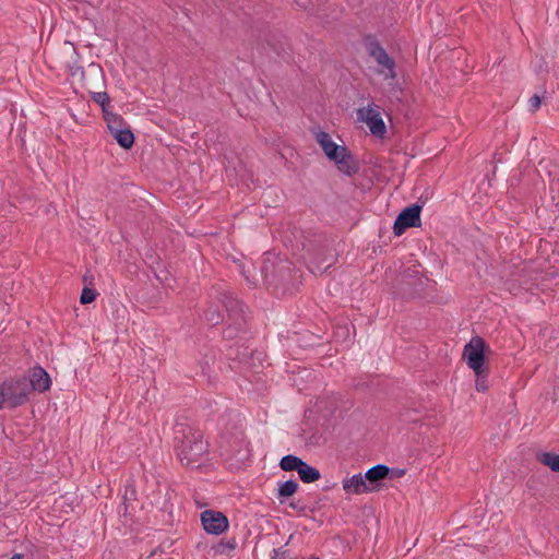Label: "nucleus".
Returning <instances> with one entry per match:
<instances>
[{
	"instance_id": "f257e3e1",
	"label": "nucleus",
	"mask_w": 559,
	"mask_h": 559,
	"mask_svg": "<svg viewBox=\"0 0 559 559\" xmlns=\"http://www.w3.org/2000/svg\"><path fill=\"white\" fill-rule=\"evenodd\" d=\"M209 307L204 310V319L211 325H217L223 322L224 316L218 310V305L224 307L227 312L228 326L223 331L225 340H234L240 333L248 330V314L246 306L229 290L226 283H217L212 286L209 293Z\"/></svg>"
},
{
	"instance_id": "f03ea898",
	"label": "nucleus",
	"mask_w": 559,
	"mask_h": 559,
	"mask_svg": "<svg viewBox=\"0 0 559 559\" xmlns=\"http://www.w3.org/2000/svg\"><path fill=\"white\" fill-rule=\"evenodd\" d=\"M173 445L176 456L186 467H200L209 453V443L204 440L203 432L183 421H177L174 427Z\"/></svg>"
},
{
	"instance_id": "7ed1b4c3",
	"label": "nucleus",
	"mask_w": 559,
	"mask_h": 559,
	"mask_svg": "<svg viewBox=\"0 0 559 559\" xmlns=\"http://www.w3.org/2000/svg\"><path fill=\"white\" fill-rule=\"evenodd\" d=\"M301 245L312 273L326 272L336 261L334 239L323 233L308 230L302 233Z\"/></svg>"
},
{
	"instance_id": "20e7f679",
	"label": "nucleus",
	"mask_w": 559,
	"mask_h": 559,
	"mask_svg": "<svg viewBox=\"0 0 559 559\" xmlns=\"http://www.w3.org/2000/svg\"><path fill=\"white\" fill-rule=\"evenodd\" d=\"M231 419V426L228 427L226 425L222 432L221 448L227 456L234 457L238 462H243L250 455L249 441L246 438L240 416L236 414Z\"/></svg>"
},
{
	"instance_id": "39448f33",
	"label": "nucleus",
	"mask_w": 559,
	"mask_h": 559,
	"mask_svg": "<svg viewBox=\"0 0 559 559\" xmlns=\"http://www.w3.org/2000/svg\"><path fill=\"white\" fill-rule=\"evenodd\" d=\"M260 276L267 287L285 288L293 277L292 263L273 254H265L260 267Z\"/></svg>"
},
{
	"instance_id": "423d86ee",
	"label": "nucleus",
	"mask_w": 559,
	"mask_h": 559,
	"mask_svg": "<svg viewBox=\"0 0 559 559\" xmlns=\"http://www.w3.org/2000/svg\"><path fill=\"white\" fill-rule=\"evenodd\" d=\"M29 385L25 377L2 382L0 384V409L4 406L14 408L25 404L28 400Z\"/></svg>"
},
{
	"instance_id": "0eeeda50",
	"label": "nucleus",
	"mask_w": 559,
	"mask_h": 559,
	"mask_svg": "<svg viewBox=\"0 0 559 559\" xmlns=\"http://www.w3.org/2000/svg\"><path fill=\"white\" fill-rule=\"evenodd\" d=\"M429 280L414 266L406 269L399 281V293L403 298L421 297Z\"/></svg>"
},
{
	"instance_id": "6e6552de",
	"label": "nucleus",
	"mask_w": 559,
	"mask_h": 559,
	"mask_svg": "<svg viewBox=\"0 0 559 559\" xmlns=\"http://www.w3.org/2000/svg\"><path fill=\"white\" fill-rule=\"evenodd\" d=\"M488 353H490V347L485 340L480 336H474L464 346L463 358L475 374H479V369H488L486 366V355Z\"/></svg>"
},
{
	"instance_id": "1a4fd4ad",
	"label": "nucleus",
	"mask_w": 559,
	"mask_h": 559,
	"mask_svg": "<svg viewBox=\"0 0 559 559\" xmlns=\"http://www.w3.org/2000/svg\"><path fill=\"white\" fill-rule=\"evenodd\" d=\"M362 41L368 55L373 58L379 66L388 70L385 78L395 79V60L388 55L377 37L369 34L364 36Z\"/></svg>"
},
{
	"instance_id": "9d476101",
	"label": "nucleus",
	"mask_w": 559,
	"mask_h": 559,
	"mask_svg": "<svg viewBox=\"0 0 559 559\" xmlns=\"http://www.w3.org/2000/svg\"><path fill=\"white\" fill-rule=\"evenodd\" d=\"M421 209L418 203L403 209L393 224L394 235L401 236L409 227H419Z\"/></svg>"
},
{
	"instance_id": "9b49d317",
	"label": "nucleus",
	"mask_w": 559,
	"mask_h": 559,
	"mask_svg": "<svg viewBox=\"0 0 559 559\" xmlns=\"http://www.w3.org/2000/svg\"><path fill=\"white\" fill-rule=\"evenodd\" d=\"M201 523L204 531L212 535H221L229 526L228 519L219 511L205 510L201 513Z\"/></svg>"
},
{
	"instance_id": "f8f14e48",
	"label": "nucleus",
	"mask_w": 559,
	"mask_h": 559,
	"mask_svg": "<svg viewBox=\"0 0 559 559\" xmlns=\"http://www.w3.org/2000/svg\"><path fill=\"white\" fill-rule=\"evenodd\" d=\"M357 116L359 120L364 121L369 127L373 135L383 138L386 132V127L377 109L370 106L364 107L358 109Z\"/></svg>"
},
{
	"instance_id": "ddd939ff",
	"label": "nucleus",
	"mask_w": 559,
	"mask_h": 559,
	"mask_svg": "<svg viewBox=\"0 0 559 559\" xmlns=\"http://www.w3.org/2000/svg\"><path fill=\"white\" fill-rule=\"evenodd\" d=\"M390 472L391 468L383 464H378L369 468L364 475L367 480L369 492L379 491L381 489L382 481L389 477Z\"/></svg>"
},
{
	"instance_id": "4468645a",
	"label": "nucleus",
	"mask_w": 559,
	"mask_h": 559,
	"mask_svg": "<svg viewBox=\"0 0 559 559\" xmlns=\"http://www.w3.org/2000/svg\"><path fill=\"white\" fill-rule=\"evenodd\" d=\"M27 381L31 384L29 392L32 390L45 392L50 389L51 384V380L48 372L39 366L34 367L31 370L29 379H27Z\"/></svg>"
},
{
	"instance_id": "2eb2a0df",
	"label": "nucleus",
	"mask_w": 559,
	"mask_h": 559,
	"mask_svg": "<svg viewBox=\"0 0 559 559\" xmlns=\"http://www.w3.org/2000/svg\"><path fill=\"white\" fill-rule=\"evenodd\" d=\"M316 140L323 150L324 154L330 160L336 159L337 155L346 152V146H340L331 140V136L325 131H320L316 135Z\"/></svg>"
},
{
	"instance_id": "dca6fc26",
	"label": "nucleus",
	"mask_w": 559,
	"mask_h": 559,
	"mask_svg": "<svg viewBox=\"0 0 559 559\" xmlns=\"http://www.w3.org/2000/svg\"><path fill=\"white\" fill-rule=\"evenodd\" d=\"M338 170L347 176H354L359 171V164L354 155L346 147V152L340 153L336 159H333Z\"/></svg>"
},
{
	"instance_id": "f3484780",
	"label": "nucleus",
	"mask_w": 559,
	"mask_h": 559,
	"mask_svg": "<svg viewBox=\"0 0 559 559\" xmlns=\"http://www.w3.org/2000/svg\"><path fill=\"white\" fill-rule=\"evenodd\" d=\"M342 485L346 493L361 495L369 492L367 480L365 479V476H362L361 473L345 478Z\"/></svg>"
},
{
	"instance_id": "a211bd4d",
	"label": "nucleus",
	"mask_w": 559,
	"mask_h": 559,
	"mask_svg": "<svg viewBox=\"0 0 559 559\" xmlns=\"http://www.w3.org/2000/svg\"><path fill=\"white\" fill-rule=\"evenodd\" d=\"M110 134L117 141V143L124 150L131 148L134 143V135L130 127L116 130V132H112Z\"/></svg>"
},
{
	"instance_id": "6ab92c4d",
	"label": "nucleus",
	"mask_w": 559,
	"mask_h": 559,
	"mask_svg": "<svg viewBox=\"0 0 559 559\" xmlns=\"http://www.w3.org/2000/svg\"><path fill=\"white\" fill-rule=\"evenodd\" d=\"M536 460L545 466H548L552 472L559 473V454L554 452H539L536 454Z\"/></svg>"
},
{
	"instance_id": "aec40b11",
	"label": "nucleus",
	"mask_w": 559,
	"mask_h": 559,
	"mask_svg": "<svg viewBox=\"0 0 559 559\" xmlns=\"http://www.w3.org/2000/svg\"><path fill=\"white\" fill-rule=\"evenodd\" d=\"M104 118L107 122V127L110 133L116 132V130L129 127L121 116L110 112L109 110H105Z\"/></svg>"
},
{
	"instance_id": "412c9836",
	"label": "nucleus",
	"mask_w": 559,
	"mask_h": 559,
	"mask_svg": "<svg viewBox=\"0 0 559 559\" xmlns=\"http://www.w3.org/2000/svg\"><path fill=\"white\" fill-rule=\"evenodd\" d=\"M298 475H299L300 479L307 484L317 481L321 477L320 471L318 468L307 464L306 462L302 463V465L298 472Z\"/></svg>"
},
{
	"instance_id": "4be33fe9",
	"label": "nucleus",
	"mask_w": 559,
	"mask_h": 559,
	"mask_svg": "<svg viewBox=\"0 0 559 559\" xmlns=\"http://www.w3.org/2000/svg\"><path fill=\"white\" fill-rule=\"evenodd\" d=\"M302 463L304 461L300 457L288 454L282 457L280 467L285 472L296 471L298 473Z\"/></svg>"
},
{
	"instance_id": "5701e85b",
	"label": "nucleus",
	"mask_w": 559,
	"mask_h": 559,
	"mask_svg": "<svg viewBox=\"0 0 559 559\" xmlns=\"http://www.w3.org/2000/svg\"><path fill=\"white\" fill-rule=\"evenodd\" d=\"M298 486V483L293 479L278 484L277 498L280 499L281 503H283L282 498H288L295 495L297 492Z\"/></svg>"
},
{
	"instance_id": "b1692460",
	"label": "nucleus",
	"mask_w": 559,
	"mask_h": 559,
	"mask_svg": "<svg viewBox=\"0 0 559 559\" xmlns=\"http://www.w3.org/2000/svg\"><path fill=\"white\" fill-rule=\"evenodd\" d=\"M236 546L237 542L235 538L228 540L222 539L213 546V550L216 555H227L229 551L234 550Z\"/></svg>"
},
{
	"instance_id": "393cba45",
	"label": "nucleus",
	"mask_w": 559,
	"mask_h": 559,
	"mask_svg": "<svg viewBox=\"0 0 559 559\" xmlns=\"http://www.w3.org/2000/svg\"><path fill=\"white\" fill-rule=\"evenodd\" d=\"M488 373H489L488 369H479V374H475L476 376L475 385H476V390L478 392H486L487 391V389H488V385H487Z\"/></svg>"
},
{
	"instance_id": "a878e982",
	"label": "nucleus",
	"mask_w": 559,
	"mask_h": 559,
	"mask_svg": "<svg viewBox=\"0 0 559 559\" xmlns=\"http://www.w3.org/2000/svg\"><path fill=\"white\" fill-rule=\"evenodd\" d=\"M92 99L102 107L103 114L105 115V110H108L110 104L109 95L106 92H97L93 93Z\"/></svg>"
},
{
	"instance_id": "bb28decb",
	"label": "nucleus",
	"mask_w": 559,
	"mask_h": 559,
	"mask_svg": "<svg viewBox=\"0 0 559 559\" xmlns=\"http://www.w3.org/2000/svg\"><path fill=\"white\" fill-rule=\"evenodd\" d=\"M97 292L95 289L84 287L81 293L80 302L82 305H87L93 302L97 297Z\"/></svg>"
},
{
	"instance_id": "cd10ccee",
	"label": "nucleus",
	"mask_w": 559,
	"mask_h": 559,
	"mask_svg": "<svg viewBox=\"0 0 559 559\" xmlns=\"http://www.w3.org/2000/svg\"><path fill=\"white\" fill-rule=\"evenodd\" d=\"M123 504H124V512H127L128 510V506H127V502L128 501H133L136 499V490H135V487L131 484H128L124 488V493H123Z\"/></svg>"
},
{
	"instance_id": "c85d7f7f",
	"label": "nucleus",
	"mask_w": 559,
	"mask_h": 559,
	"mask_svg": "<svg viewBox=\"0 0 559 559\" xmlns=\"http://www.w3.org/2000/svg\"><path fill=\"white\" fill-rule=\"evenodd\" d=\"M242 274L249 284L253 286L258 285L259 278L257 277L255 267L253 265H251V267H249L248 270H243Z\"/></svg>"
},
{
	"instance_id": "c756f323",
	"label": "nucleus",
	"mask_w": 559,
	"mask_h": 559,
	"mask_svg": "<svg viewBox=\"0 0 559 559\" xmlns=\"http://www.w3.org/2000/svg\"><path fill=\"white\" fill-rule=\"evenodd\" d=\"M540 104H542L540 97L537 94L533 95L528 99L530 111H532V112L537 111L539 109V107H540Z\"/></svg>"
},
{
	"instance_id": "7c9ffc66",
	"label": "nucleus",
	"mask_w": 559,
	"mask_h": 559,
	"mask_svg": "<svg viewBox=\"0 0 559 559\" xmlns=\"http://www.w3.org/2000/svg\"><path fill=\"white\" fill-rule=\"evenodd\" d=\"M70 74L72 76L80 75V78L83 79L84 78V70L80 66H73V67H70Z\"/></svg>"
},
{
	"instance_id": "2f4dec72",
	"label": "nucleus",
	"mask_w": 559,
	"mask_h": 559,
	"mask_svg": "<svg viewBox=\"0 0 559 559\" xmlns=\"http://www.w3.org/2000/svg\"><path fill=\"white\" fill-rule=\"evenodd\" d=\"M10 559H23V555L22 554H15Z\"/></svg>"
},
{
	"instance_id": "473e14b6",
	"label": "nucleus",
	"mask_w": 559,
	"mask_h": 559,
	"mask_svg": "<svg viewBox=\"0 0 559 559\" xmlns=\"http://www.w3.org/2000/svg\"><path fill=\"white\" fill-rule=\"evenodd\" d=\"M289 506H290L293 509H297V504H296V503H294V502H290V504H289Z\"/></svg>"
},
{
	"instance_id": "72a5a7b5",
	"label": "nucleus",
	"mask_w": 559,
	"mask_h": 559,
	"mask_svg": "<svg viewBox=\"0 0 559 559\" xmlns=\"http://www.w3.org/2000/svg\"><path fill=\"white\" fill-rule=\"evenodd\" d=\"M402 474H404V471H403V469H401L400 472H397V475H402Z\"/></svg>"
}]
</instances>
